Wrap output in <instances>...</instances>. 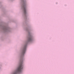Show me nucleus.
<instances>
[{"label":"nucleus","instance_id":"obj_1","mask_svg":"<svg viewBox=\"0 0 74 74\" xmlns=\"http://www.w3.org/2000/svg\"><path fill=\"white\" fill-rule=\"evenodd\" d=\"M22 62H21L20 63V65L17 69V72H16V73H17L19 72H21V71L22 69H23V65H22Z\"/></svg>","mask_w":74,"mask_h":74},{"label":"nucleus","instance_id":"obj_4","mask_svg":"<svg viewBox=\"0 0 74 74\" xmlns=\"http://www.w3.org/2000/svg\"><path fill=\"white\" fill-rule=\"evenodd\" d=\"M28 40H29V41H31L32 40V37H30L29 38Z\"/></svg>","mask_w":74,"mask_h":74},{"label":"nucleus","instance_id":"obj_2","mask_svg":"<svg viewBox=\"0 0 74 74\" xmlns=\"http://www.w3.org/2000/svg\"><path fill=\"white\" fill-rule=\"evenodd\" d=\"M26 46H25L23 49V55H24V53H25V51H26Z\"/></svg>","mask_w":74,"mask_h":74},{"label":"nucleus","instance_id":"obj_3","mask_svg":"<svg viewBox=\"0 0 74 74\" xmlns=\"http://www.w3.org/2000/svg\"><path fill=\"white\" fill-rule=\"evenodd\" d=\"M23 11H24V14H26V7L25 6H23Z\"/></svg>","mask_w":74,"mask_h":74}]
</instances>
